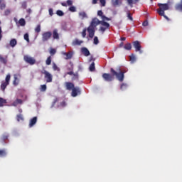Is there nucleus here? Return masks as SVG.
Instances as JSON below:
<instances>
[{
	"instance_id": "nucleus-1",
	"label": "nucleus",
	"mask_w": 182,
	"mask_h": 182,
	"mask_svg": "<svg viewBox=\"0 0 182 182\" xmlns=\"http://www.w3.org/2000/svg\"><path fill=\"white\" fill-rule=\"evenodd\" d=\"M110 73L102 74V78L105 80V82H113V80H114V76H116L119 82H123V78H124L123 73H117V71L114 70V69L111 68Z\"/></svg>"
},
{
	"instance_id": "nucleus-2",
	"label": "nucleus",
	"mask_w": 182,
	"mask_h": 182,
	"mask_svg": "<svg viewBox=\"0 0 182 182\" xmlns=\"http://www.w3.org/2000/svg\"><path fill=\"white\" fill-rule=\"evenodd\" d=\"M158 6L159 7L157 10L159 15H160V16H164L166 21H170V18H168V16L164 14L165 11H168L170 9L168 4L159 3Z\"/></svg>"
},
{
	"instance_id": "nucleus-3",
	"label": "nucleus",
	"mask_w": 182,
	"mask_h": 182,
	"mask_svg": "<svg viewBox=\"0 0 182 182\" xmlns=\"http://www.w3.org/2000/svg\"><path fill=\"white\" fill-rule=\"evenodd\" d=\"M41 73L44 75V79L47 83H50L53 80V76L50 73L48 72L46 70L41 71Z\"/></svg>"
},
{
	"instance_id": "nucleus-4",
	"label": "nucleus",
	"mask_w": 182,
	"mask_h": 182,
	"mask_svg": "<svg viewBox=\"0 0 182 182\" xmlns=\"http://www.w3.org/2000/svg\"><path fill=\"white\" fill-rule=\"evenodd\" d=\"M11 80V75L8 74L6 76L5 81H2L1 85V89L3 90V92H5V89H6V86L9 85V82Z\"/></svg>"
},
{
	"instance_id": "nucleus-5",
	"label": "nucleus",
	"mask_w": 182,
	"mask_h": 182,
	"mask_svg": "<svg viewBox=\"0 0 182 182\" xmlns=\"http://www.w3.org/2000/svg\"><path fill=\"white\" fill-rule=\"evenodd\" d=\"M23 60L26 63H28V65H35L36 63V60L33 57H31L28 55L23 56Z\"/></svg>"
},
{
	"instance_id": "nucleus-6",
	"label": "nucleus",
	"mask_w": 182,
	"mask_h": 182,
	"mask_svg": "<svg viewBox=\"0 0 182 182\" xmlns=\"http://www.w3.org/2000/svg\"><path fill=\"white\" fill-rule=\"evenodd\" d=\"M110 28V24L106 21H101V26L100 27L99 31L102 32V33H105L106 32L107 29H109Z\"/></svg>"
},
{
	"instance_id": "nucleus-7",
	"label": "nucleus",
	"mask_w": 182,
	"mask_h": 182,
	"mask_svg": "<svg viewBox=\"0 0 182 182\" xmlns=\"http://www.w3.org/2000/svg\"><path fill=\"white\" fill-rule=\"evenodd\" d=\"M52 38V32L50 31H46L42 34V41L43 42H48L49 39Z\"/></svg>"
},
{
	"instance_id": "nucleus-8",
	"label": "nucleus",
	"mask_w": 182,
	"mask_h": 182,
	"mask_svg": "<svg viewBox=\"0 0 182 182\" xmlns=\"http://www.w3.org/2000/svg\"><path fill=\"white\" fill-rule=\"evenodd\" d=\"M132 43L136 52L143 53V50H141V45L140 44V42H139V41H134Z\"/></svg>"
},
{
	"instance_id": "nucleus-9",
	"label": "nucleus",
	"mask_w": 182,
	"mask_h": 182,
	"mask_svg": "<svg viewBox=\"0 0 182 182\" xmlns=\"http://www.w3.org/2000/svg\"><path fill=\"white\" fill-rule=\"evenodd\" d=\"M101 23H102V21H100L99 18H94L92 19L90 26L95 28L96 26H97L98 25H101Z\"/></svg>"
},
{
	"instance_id": "nucleus-10",
	"label": "nucleus",
	"mask_w": 182,
	"mask_h": 182,
	"mask_svg": "<svg viewBox=\"0 0 182 182\" xmlns=\"http://www.w3.org/2000/svg\"><path fill=\"white\" fill-rule=\"evenodd\" d=\"M87 31L88 32L89 38L93 39V37L95 36V33L96 32L95 28L94 27L89 26L87 28Z\"/></svg>"
},
{
	"instance_id": "nucleus-11",
	"label": "nucleus",
	"mask_w": 182,
	"mask_h": 182,
	"mask_svg": "<svg viewBox=\"0 0 182 182\" xmlns=\"http://www.w3.org/2000/svg\"><path fill=\"white\" fill-rule=\"evenodd\" d=\"M77 95H80V88L78 87H74V88L72 90L71 96H73V97H76Z\"/></svg>"
},
{
	"instance_id": "nucleus-12",
	"label": "nucleus",
	"mask_w": 182,
	"mask_h": 182,
	"mask_svg": "<svg viewBox=\"0 0 182 182\" xmlns=\"http://www.w3.org/2000/svg\"><path fill=\"white\" fill-rule=\"evenodd\" d=\"M65 85L67 90H73L75 88V84L70 82H66Z\"/></svg>"
},
{
	"instance_id": "nucleus-13",
	"label": "nucleus",
	"mask_w": 182,
	"mask_h": 182,
	"mask_svg": "<svg viewBox=\"0 0 182 182\" xmlns=\"http://www.w3.org/2000/svg\"><path fill=\"white\" fill-rule=\"evenodd\" d=\"M36 122H38L37 117H34L31 119H30L29 127H33V126H35V124H36Z\"/></svg>"
},
{
	"instance_id": "nucleus-14",
	"label": "nucleus",
	"mask_w": 182,
	"mask_h": 182,
	"mask_svg": "<svg viewBox=\"0 0 182 182\" xmlns=\"http://www.w3.org/2000/svg\"><path fill=\"white\" fill-rule=\"evenodd\" d=\"M81 52L84 56H89L90 55V51H89L86 47H82L81 48Z\"/></svg>"
},
{
	"instance_id": "nucleus-15",
	"label": "nucleus",
	"mask_w": 182,
	"mask_h": 182,
	"mask_svg": "<svg viewBox=\"0 0 182 182\" xmlns=\"http://www.w3.org/2000/svg\"><path fill=\"white\" fill-rule=\"evenodd\" d=\"M175 9L178 12H182V0H181L180 3L175 5Z\"/></svg>"
},
{
	"instance_id": "nucleus-16",
	"label": "nucleus",
	"mask_w": 182,
	"mask_h": 182,
	"mask_svg": "<svg viewBox=\"0 0 182 182\" xmlns=\"http://www.w3.org/2000/svg\"><path fill=\"white\" fill-rule=\"evenodd\" d=\"M23 103V101L21 99H16L13 103H12V106H14L15 107H16V106H18V105H22Z\"/></svg>"
},
{
	"instance_id": "nucleus-17",
	"label": "nucleus",
	"mask_w": 182,
	"mask_h": 182,
	"mask_svg": "<svg viewBox=\"0 0 182 182\" xmlns=\"http://www.w3.org/2000/svg\"><path fill=\"white\" fill-rule=\"evenodd\" d=\"M122 0H112V5H113V6H117L119 5H122Z\"/></svg>"
},
{
	"instance_id": "nucleus-18",
	"label": "nucleus",
	"mask_w": 182,
	"mask_h": 182,
	"mask_svg": "<svg viewBox=\"0 0 182 182\" xmlns=\"http://www.w3.org/2000/svg\"><path fill=\"white\" fill-rule=\"evenodd\" d=\"M53 38L56 40L59 39V33H58V29H54L53 31Z\"/></svg>"
},
{
	"instance_id": "nucleus-19",
	"label": "nucleus",
	"mask_w": 182,
	"mask_h": 182,
	"mask_svg": "<svg viewBox=\"0 0 182 182\" xmlns=\"http://www.w3.org/2000/svg\"><path fill=\"white\" fill-rule=\"evenodd\" d=\"M78 15H79V18H80V19H82V20H83V19L87 18V14L86 12H85V11H80V12L78 14Z\"/></svg>"
},
{
	"instance_id": "nucleus-20",
	"label": "nucleus",
	"mask_w": 182,
	"mask_h": 182,
	"mask_svg": "<svg viewBox=\"0 0 182 182\" xmlns=\"http://www.w3.org/2000/svg\"><path fill=\"white\" fill-rule=\"evenodd\" d=\"M0 62L1 63H4V65H6V63H8V56H6L4 58L1 55H0Z\"/></svg>"
},
{
	"instance_id": "nucleus-21",
	"label": "nucleus",
	"mask_w": 182,
	"mask_h": 182,
	"mask_svg": "<svg viewBox=\"0 0 182 182\" xmlns=\"http://www.w3.org/2000/svg\"><path fill=\"white\" fill-rule=\"evenodd\" d=\"M17 43H18V41L15 38H12L10 41V46H11V48H15V46H16Z\"/></svg>"
},
{
	"instance_id": "nucleus-22",
	"label": "nucleus",
	"mask_w": 182,
	"mask_h": 182,
	"mask_svg": "<svg viewBox=\"0 0 182 182\" xmlns=\"http://www.w3.org/2000/svg\"><path fill=\"white\" fill-rule=\"evenodd\" d=\"M63 54L66 56L65 59L68 60V59H72V56H73V54L72 53H63Z\"/></svg>"
},
{
	"instance_id": "nucleus-23",
	"label": "nucleus",
	"mask_w": 182,
	"mask_h": 182,
	"mask_svg": "<svg viewBox=\"0 0 182 182\" xmlns=\"http://www.w3.org/2000/svg\"><path fill=\"white\" fill-rule=\"evenodd\" d=\"M6 8V4L4 2V0H0V9L2 11Z\"/></svg>"
},
{
	"instance_id": "nucleus-24",
	"label": "nucleus",
	"mask_w": 182,
	"mask_h": 182,
	"mask_svg": "<svg viewBox=\"0 0 182 182\" xmlns=\"http://www.w3.org/2000/svg\"><path fill=\"white\" fill-rule=\"evenodd\" d=\"M13 85L14 86H18V85H19V80L18 79V77L16 76V75H14V80L13 81Z\"/></svg>"
},
{
	"instance_id": "nucleus-25",
	"label": "nucleus",
	"mask_w": 182,
	"mask_h": 182,
	"mask_svg": "<svg viewBox=\"0 0 182 182\" xmlns=\"http://www.w3.org/2000/svg\"><path fill=\"white\" fill-rule=\"evenodd\" d=\"M18 23L20 26H25L26 25V21H25V18H20Z\"/></svg>"
},
{
	"instance_id": "nucleus-26",
	"label": "nucleus",
	"mask_w": 182,
	"mask_h": 182,
	"mask_svg": "<svg viewBox=\"0 0 182 182\" xmlns=\"http://www.w3.org/2000/svg\"><path fill=\"white\" fill-rule=\"evenodd\" d=\"M16 120L17 122H23V115L22 114H19L16 115Z\"/></svg>"
},
{
	"instance_id": "nucleus-27",
	"label": "nucleus",
	"mask_w": 182,
	"mask_h": 182,
	"mask_svg": "<svg viewBox=\"0 0 182 182\" xmlns=\"http://www.w3.org/2000/svg\"><path fill=\"white\" fill-rule=\"evenodd\" d=\"M82 43H83V41H79L78 39H75V40L73 42V45L74 46H76V45L80 46V45H82Z\"/></svg>"
},
{
	"instance_id": "nucleus-28",
	"label": "nucleus",
	"mask_w": 182,
	"mask_h": 182,
	"mask_svg": "<svg viewBox=\"0 0 182 182\" xmlns=\"http://www.w3.org/2000/svg\"><path fill=\"white\" fill-rule=\"evenodd\" d=\"M129 60L131 63H134V62H136V55H134V54H132L129 56Z\"/></svg>"
},
{
	"instance_id": "nucleus-29",
	"label": "nucleus",
	"mask_w": 182,
	"mask_h": 182,
	"mask_svg": "<svg viewBox=\"0 0 182 182\" xmlns=\"http://www.w3.org/2000/svg\"><path fill=\"white\" fill-rule=\"evenodd\" d=\"M89 69H90V72H95V70H96V67L95 66V62L91 63V65H90Z\"/></svg>"
},
{
	"instance_id": "nucleus-30",
	"label": "nucleus",
	"mask_w": 182,
	"mask_h": 182,
	"mask_svg": "<svg viewBox=\"0 0 182 182\" xmlns=\"http://www.w3.org/2000/svg\"><path fill=\"white\" fill-rule=\"evenodd\" d=\"M72 80H79V73H74L72 77Z\"/></svg>"
},
{
	"instance_id": "nucleus-31",
	"label": "nucleus",
	"mask_w": 182,
	"mask_h": 182,
	"mask_svg": "<svg viewBox=\"0 0 182 182\" xmlns=\"http://www.w3.org/2000/svg\"><path fill=\"white\" fill-rule=\"evenodd\" d=\"M46 63L48 66L52 63V56H48L47 60H46Z\"/></svg>"
},
{
	"instance_id": "nucleus-32",
	"label": "nucleus",
	"mask_w": 182,
	"mask_h": 182,
	"mask_svg": "<svg viewBox=\"0 0 182 182\" xmlns=\"http://www.w3.org/2000/svg\"><path fill=\"white\" fill-rule=\"evenodd\" d=\"M5 104H6V100L0 97V107H2V106H4Z\"/></svg>"
},
{
	"instance_id": "nucleus-33",
	"label": "nucleus",
	"mask_w": 182,
	"mask_h": 182,
	"mask_svg": "<svg viewBox=\"0 0 182 182\" xmlns=\"http://www.w3.org/2000/svg\"><path fill=\"white\" fill-rule=\"evenodd\" d=\"M124 49H126L127 50H132V44L131 43H127L124 46Z\"/></svg>"
},
{
	"instance_id": "nucleus-34",
	"label": "nucleus",
	"mask_w": 182,
	"mask_h": 182,
	"mask_svg": "<svg viewBox=\"0 0 182 182\" xmlns=\"http://www.w3.org/2000/svg\"><path fill=\"white\" fill-rule=\"evenodd\" d=\"M49 52H50V55L51 56H53L54 55L56 54V49L51 48H50Z\"/></svg>"
},
{
	"instance_id": "nucleus-35",
	"label": "nucleus",
	"mask_w": 182,
	"mask_h": 182,
	"mask_svg": "<svg viewBox=\"0 0 182 182\" xmlns=\"http://www.w3.org/2000/svg\"><path fill=\"white\" fill-rule=\"evenodd\" d=\"M6 156V151L5 149L0 150V157H5Z\"/></svg>"
},
{
	"instance_id": "nucleus-36",
	"label": "nucleus",
	"mask_w": 182,
	"mask_h": 182,
	"mask_svg": "<svg viewBox=\"0 0 182 182\" xmlns=\"http://www.w3.org/2000/svg\"><path fill=\"white\" fill-rule=\"evenodd\" d=\"M56 14L58 16H63V15H65V13H63V11H62V10H58L56 11Z\"/></svg>"
},
{
	"instance_id": "nucleus-37",
	"label": "nucleus",
	"mask_w": 182,
	"mask_h": 182,
	"mask_svg": "<svg viewBox=\"0 0 182 182\" xmlns=\"http://www.w3.org/2000/svg\"><path fill=\"white\" fill-rule=\"evenodd\" d=\"M35 32H36L37 33H39V32H41V24L37 25L35 28Z\"/></svg>"
},
{
	"instance_id": "nucleus-38",
	"label": "nucleus",
	"mask_w": 182,
	"mask_h": 182,
	"mask_svg": "<svg viewBox=\"0 0 182 182\" xmlns=\"http://www.w3.org/2000/svg\"><path fill=\"white\" fill-rule=\"evenodd\" d=\"M68 10L70 12H76V7H75V6H72L69 7Z\"/></svg>"
},
{
	"instance_id": "nucleus-39",
	"label": "nucleus",
	"mask_w": 182,
	"mask_h": 182,
	"mask_svg": "<svg viewBox=\"0 0 182 182\" xmlns=\"http://www.w3.org/2000/svg\"><path fill=\"white\" fill-rule=\"evenodd\" d=\"M53 70H57L58 72H59V70H60V69L59 68V67H58V65H56L55 63H53Z\"/></svg>"
},
{
	"instance_id": "nucleus-40",
	"label": "nucleus",
	"mask_w": 182,
	"mask_h": 182,
	"mask_svg": "<svg viewBox=\"0 0 182 182\" xmlns=\"http://www.w3.org/2000/svg\"><path fill=\"white\" fill-rule=\"evenodd\" d=\"M28 6V4H26V1H23L21 3V8H23V9H26Z\"/></svg>"
},
{
	"instance_id": "nucleus-41",
	"label": "nucleus",
	"mask_w": 182,
	"mask_h": 182,
	"mask_svg": "<svg viewBox=\"0 0 182 182\" xmlns=\"http://www.w3.org/2000/svg\"><path fill=\"white\" fill-rule=\"evenodd\" d=\"M127 84L122 83L121 85L120 89H121V90H125V89H127Z\"/></svg>"
},
{
	"instance_id": "nucleus-42",
	"label": "nucleus",
	"mask_w": 182,
	"mask_h": 182,
	"mask_svg": "<svg viewBox=\"0 0 182 182\" xmlns=\"http://www.w3.org/2000/svg\"><path fill=\"white\" fill-rule=\"evenodd\" d=\"M23 38L26 42H29V34L28 33L24 34Z\"/></svg>"
},
{
	"instance_id": "nucleus-43",
	"label": "nucleus",
	"mask_w": 182,
	"mask_h": 182,
	"mask_svg": "<svg viewBox=\"0 0 182 182\" xmlns=\"http://www.w3.org/2000/svg\"><path fill=\"white\" fill-rule=\"evenodd\" d=\"M94 45H99V38H97V36H95L94 38Z\"/></svg>"
},
{
	"instance_id": "nucleus-44",
	"label": "nucleus",
	"mask_w": 182,
	"mask_h": 182,
	"mask_svg": "<svg viewBox=\"0 0 182 182\" xmlns=\"http://www.w3.org/2000/svg\"><path fill=\"white\" fill-rule=\"evenodd\" d=\"M8 137H9V135L8 134H4L2 136V140L5 141V140H8Z\"/></svg>"
},
{
	"instance_id": "nucleus-45",
	"label": "nucleus",
	"mask_w": 182,
	"mask_h": 182,
	"mask_svg": "<svg viewBox=\"0 0 182 182\" xmlns=\"http://www.w3.org/2000/svg\"><path fill=\"white\" fill-rule=\"evenodd\" d=\"M97 15L98 16H101V18H103V16H105V15H103V11H102V10H99L97 11Z\"/></svg>"
},
{
	"instance_id": "nucleus-46",
	"label": "nucleus",
	"mask_w": 182,
	"mask_h": 182,
	"mask_svg": "<svg viewBox=\"0 0 182 182\" xmlns=\"http://www.w3.org/2000/svg\"><path fill=\"white\" fill-rule=\"evenodd\" d=\"M66 75H69L70 76H73V75H75V73L73 71H69V72H67L64 76V77H66Z\"/></svg>"
},
{
	"instance_id": "nucleus-47",
	"label": "nucleus",
	"mask_w": 182,
	"mask_h": 182,
	"mask_svg": "<svg viewBox=\"0 0 182 182\" xmlns=\"http://www.w3.org/2000/svg\"><path fill=\"white\" fill-rule=\"evenodd\" d=\"M46 85H43L41 86V92H46Z\"/></svg>"
},
{
	"instance_id": "nucleus-48",
	"label": "nucleus",
	"mask_w": 182,
	"mask_h": 182,
	"mask_svg": "<svg viewBox=\"0 0 182 182\" xmlns=\"http://www.w3.org/2000/svg\"><path fill=\"white\" fill-rule=\"evenodd\" d=\"M10 14H11V10L9 9H7L5 10L4 15L6 16H8V15H9Z\"/></svg>"
},
{
	"instance_id": "nucleus-49",
	"label": "nucleus",
	"mask_w": 182,
	"mask_h": 182,
	"mask_svg": "<svg viewBox=\"0 0 182 182\" xmlns=\"http://www.w3.org/2000/svg\"><path fill=\"white\" fill-rule=\"evenodd\" d=\"M104 22L105 21H112V18H109V17H106V16H102V18Z\"/></svg>"
},
{
	"instance_id": "nucleus-50",
	"label": "nucleus",
	"mask_w": 182,
	"mask_h": 182,
	"mask_svg": "<svg viewBox=\"0 0 182 182\" xmlns=\"http://www.w3.org/2000/svg\"><path fill=\"white\" fill-rule=\"evenodd\" d=\"M86 31H87V28H84V29L82 30V38H86Z\"/></svg>"
},
{
	"instance_id": "nucleus-51",
	"label": "nucleus",
	"mask_w": 182,
	"mask_h": 182,
	"mask_svg": "<svg viewBox=\"0 0 182 182\" xmlns=\"http://www.w3.org/2000/svg\"><path fill=\"white\" fill-rule=\"evenodd\" d=\"M127 18L129 21H133V16H132V14L130 12L127 13Z\"/></svg>"
},
{
	"instance_id": "nucleus-52",
	"label": "nucleus",
	"mask_w": 182,
	"mask_h": 182,
	"mask_svg": "<svg viewBox=\"0 0 182 182\" xmlns=\"http://www.w3.org/2000/svg\"><path fill=\"white\" fill-rule=\"evenodd\" d=\"M101 6H106V0H100Z\"/></svg>"
},
{
	"instance_id": "nucleus-53",
	"label": "nucleus",
	"mask_w": 182,
	"mask_h": 182,
	"mask_svg": "<svg viewBox=\"0 0 182 182\" xmlns=\"http://www.w3.org/2000/svg\"><path fill=\"white\" fill-rule=\"evenodd\" d=\"M70 68H68V70H69L70 72V71H73V63H72V62H70Z\"/></svg>"
},
{
	"instance_id": "nucleus-54",
	"label": "nucleus",
	"mask_w": 182,
	"mask_h": 182,
	"mask_svg": "<svg viewBox=\"0 0 182 182\" xmlns=\"http://www.w3.org/2000/svg\"><path fill=\"white\" fill-rule=\"evenodd\" d=\"M127 2L131 7H133V4H134V1L133 0H127Z\"/></svg>"
},
{
	"instance_id": "nucleus-55",
	"label": "nucleus",
	"mask_w": 182,
	"mask_h": 182,
	"mask_svg": "<svg viewBox=\"0 0 182 182\" xmlns=\"http://www.w3.org/2000/svg\"><path fill=\"white\" fill-rule=\"evenodd\" d=\"M67 5H68V6H71V5H73V1L72 0H68Z\"/></svg>"
},
{
	"instance_id": "nucleus-56",
	"label": "nucleus",
	"mask_w": 182,
	"mask_h": 182,
	"mask_svg": "<svg viewBox=\"0 0 182 182\" xmlns=\"http://www.w3.org/2000/svg\"><path fill=\"white\" fill-rule=\"evenodd\" d=\"M126 72H127L126 70H120L119 69V73H123V75H124L123 80H124V74L126 73Z\"/></svg>"
},
{
	"instance_id": "nucleus-57",
	"label": "nucleus",
	"mask_w": 182,
	"mask_h": 182,
	"mask_svg": "<svg viewBox=\"0 0 182 182\" xmlns=\"http://www.w3.org/2000/svg\"><path fill=\"white\" fill-rule=\"evenodd\" d=\"M48 12H49V15L50 16H52L53 15V9H49Z\"/></svg>"
},
{
	"instance_id": "nucleus-58",
	"label": "nucleus",
	"mask_w": 182,
	"mask_h": 182,
	"mask_svg": "<svg viewBox=\"0 0 182 182\" xmlns=\"http://www.w3.org/2000/svg\"><path fill=\"white\" fill-rule=\"evenodd\" d=\"M0 25H1V21H0ZM2 39V28L0 26V41Z\"/></svg>"
},
{
	"instance_id": "nucleus-59",
	"label": "nucleus",
	"mask_w": 182,
	"mask_h": 182,
	"mask_svg": "<svg viewBox=\"0 0 182 182\" xmlns=\"http://www.w3.org/2000/svg\"><path fill=\"white\" fill-rule=\"evenodd\" d=\"M143 26H149V21H145L142 23Z\"/></svg>"
},
{
	"instance_id": "nucleus-60",
	"label": "nucleus",
	"mask_w": 182,
	"mask_h": 182,
	"mask_svg": "<svg viewBox=\"0 0 182 182\" xmlns=\"http://www.w3.org/2000/svg\"><path fill=\"white\" fill-rule=\"evenodd\" d=\"M59 102V99L58 98H55L53 102V106H55V105L56 104V102Z\"/></svg>"
},
{
	"instance_id": "nucleus-61",
	"label": "nucleus",
	"mask_w": 182,
	"mask_h": 182,
	"mask_svg": "<svg viewBox=\"0 0 182 182\" xmlns=\"http://www.w3.org/2000/svg\"><path fill=\"white\" fill-rule=\"evenodd\" d=\"M60 106H62V107H65V106H66V102L63 101L62 102H60Z\"/></svg>"
},
{
	"instance_id": "nucleus-62",
	"label": "nucleus",
	"mask_w": 182,
	"mask_h": 182,
	"mask_svg": "<svg viewBox=\"0 0 182 182\" xmlns=\"http://www.w3.org/2000/svg\"><path fill=\"white\" fill-rule=\"evenodd\" d=\"M97 1L98 0H92V5H96V4H97Z\"/></svg>"
},
{
	"instance_id": "nucleus-63",
	"label": "nucleus",
	"mask_w": 182,
	"mask_h": 182,
	"mask_svg": "<svg viewBox=\"0 0 182 182\" xmlns=\"http://www.w3.org/2000/svg\"><path fill=\"white\" fill-rule=\"evenodd\" d=\"M61 5L62 6H68V4L65 2L61 3Z\"/></svg>"
},
{
	"instance_id": "nucleus-64",
	"label": "nucleus",
	"mask_w": 182,
	"mask_h": 182,
	"mask_svg": "<svg viewBox=\"0 0 182 182\" xmlns=\"http://www.w3.org/2000/svg\"><path fill=\"white\" fill-rule=\"evenodd\" d=\"M27 12H28V14H31L32 10L31 9H27Z\"/></svg>"
}]
</instances>
